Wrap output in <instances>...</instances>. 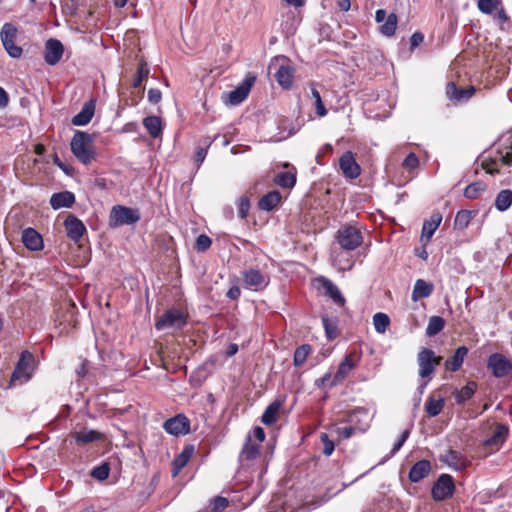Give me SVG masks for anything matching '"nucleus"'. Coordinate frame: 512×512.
Segmentation results:
<instances>
[{
    "instance_id": "obj_1",
    "label": "nucleus",
    "mask_w": 512,
    "mask_h": 512,
    "mask_svg": "<svg viewBox=\"0 0 512 512\" xmlns=\"http://www.w3.org/2000/svg\"><path fill=\"white\" fill-rule=\"evenodd\" d=\"M70 148L76 159L84 165H89L96 159L94 137L87 132L76 131L71 139Z\"/></svg>"
},
{
    "instance_id": "obj_2",
    "label": "nucleus",
    "mask_w": 512,
    "mask_h": 512,
    "mask_svg": "<svg viewBox=\"0 0 512 512\" xmlns=\"http://www.w3.org/2000/svg\"><path fill=\"white\" fill-rule=\"evenodd\" d=\"M140 220L138 209L116 205L110 213V226L119 227L123 225H132Z\"/></svg>"
},
{
    "instance_id": "obj_3",
    "label": "nucleus",
    "mask_w": 512,
    "mask_h": 512,
    "mask_svg": "<svg viewBox=\"0 0 512 512\" xmlns=\"http://www.w3.org/2000/svg\"><path fill=\"white\" fill-rule=\"evenodd\" d=\"M33 355L23 351L11 376L12 384H24L30 380L33 372Z\"/></svg>"
},
{
    "instance_id": "obj_4",
    "label": "nucleus",
    "mask_w": 512,
    "mask_h": 512,
    "mask_svg": "<svg viewBox=\"0 0 512 512\" xmlns=\"http://www.w3.org/2000/svg\"><path fill=\"white\" fill-rule=\"evenodd\" d=\"M441 360L442 357L436 356L433 350L422 348L417 355L419 376L421 378L431 379L435 368L441 363Z\"/></svg>"
},
{
    "instance_id": "obj_5",
    "label": "nucleus",
    "mask_w": 512,
    "mask_h": 512,
    "mask_svg": "<svg viewBox=\"0 0 512 512\" xmlns=\"http://www.w3.org/2000/svg\"><path fill=\"white\" fill-rule=\"evenodd\" d=\"M336 239L341 248L348 251L355 250L363 242L360 230L353 226H345L339 229Z\"/></svg>"
},
{
    "instance_id": "obj_6",
    "label": "nucleus",
    "mask_w": 512,
    "mask_h": 512,
    "mask_svg": "<svg viewBox=\"0 0 512 512\" xmlns=\"http://www.w3.org/2000/svg\"><path fill=\"white\" fill-rule=\"evenodd\" d=\"M499 164L512 165V135L507 139L505 146L498 151V156L491 159L490 162L484 163L483 167L487 173L495 175L500 173Z\"/></svg>"
},
{
    "instance_id": "obj_7",
    "label": "nucleus",
    "mask_w": 512,
    "mask_h": 512,
    "mask_svg": "<svg viewBox=\"0 0 512 512\" xmlns=\"http://www.w3.org/2000/svg\"><path fill=\"white\" fill-rule=\"evenodd\" d=\"M187 323V316L179 309L172 308L167 310L155 323V328L159 331L166 328L181 329Z\"/></svg>"
},
{
    "instance_id": "obj_8",
    "label": "nucleus",
    "mask_w": 512,
    "mask_h": 512,
    "mask_svg": "<svg viewBox=\"0 0 512 512\" xmlns=\"http://www.w3.org/2000/svg\"><path fill=\"white\" fill-rule=\"evenodd\" d=\"M454 491L453 477L449 474H441L432 486L431 495L435 501H443L452 497Z\"/></svg>"
},
{
    "instance_id": "obj_9",
    "label": "nucleus",
    "mask_w": 512,
    "mask_h": 512,
    "mask_svg": "<svg viewBox=\"0 0 512 512\" xmlns=\"http://www.w3.org/2000/svg\"><path fill=\"white\" fill-rule=\"evenodd\" d=\"M487 367L496 378L505 377L512 372L511 360L501 353L491 354L487 361Z\"/></svg>"
},
{
    "instance_id": "obj_10",
    "label": "nucleus",
    "mask_w": 512,
    "mask_h": 512,
    "mask_svg": "<svg viewBox=\"0 0 512 512\" xmlns=\"http://www.w3.org/2000/svg\"><path fill=\"white\" fill-rule=\"evenodd\" d=\"M256 80L254 75H247L243 82L227 95V102L236 106L242 103L249 95V92Z\"/></svg>"
},
{
    "instance_id": "obj_11",
    "label": "nucleus",
    "mask_w": 512,
    "mask_h": 512,
    "mask_svg": "<svg viewBox=\"0 0 512 512\" xmlns=\"http://www.w3.org/2000/svg\"><path fill=\"white\" fill-rule=\"evenodd\" d=\"M163 429L170 435H186L190 431V420L184 414H178L163 423Z\"/></svg>"
},
{
    "instance_id": "obj_12",
    "label": "nucleus",
    "mask_w": 512,
    "mask_h": 512,
    "mask_svg": "<svg viewBox=\"0 0 512 512\" xmlns=\"http://www.w3.org/2000/svg\"><path fill=\"white\" fill-rule=\"evenodd\" d=\"M445 92L451 102L460 104L467 102L474 95L475 88L474 86L458 87L454 82H449L446 85Z\"/></svg>"
},
{
    "instance_id": "obj_13",
    "label": "nucleus",
    "mask_w": 512,
    "mask_h": 512,
    "mask_svg": "<svg viewBox=\"0 0 512 512\" xmlns=\"http://www.w3.org/2000/svg\"><path fill=\"white\" fill-rule=\"evenodd\" d=\"M339 167L347 179H356L361 174V167L351 151H346L339 159Z\"/></svg>"
},
{
    "instance_id": "obj_14",
    "label": "nucleus",
    "mask_w": 512,
    "mask_h": 512,
    "mask_svg": "<svg viewBox=\"0 0 512 512\" xmlns=\"http://www.w3.org/2000/svg\"><path fill=\"white\" fill-rule=\"evenodd\" d=\"M318 287L324 291V294L328 296L336 305L343 307L346 303L344 296L336 284L330 279L320 276L316 279Z\"/></svg>"
},
{
    "instance_id": "obj_15",
    "label": "nucleus",
    "mask_w": 512,
    "mask_h": 512,
    "mask_svg": "<svg viewBox=\"0 0 512 512\" xmlns=\"http://www.w3.org/2000/svg\"><path fill=\"white\" fill-rule=\"evenodd\" d=\"M64 46L58 39H49L45 43L44 60L48 65L54 66L61 60Z\"/></svg>"
},
{
    "instance_id": "obj_16",
    "label": "nucleus",
    "mask_w": 512,
    "mask_h": 512,
    "mask_svg": "<svg viewBox=\"0 0 512 512\" xmlns=\"http://www.w3.org/2000/svg\"><path fill=\"white\" fill-rule=\"evenodd\" d=\"M439 460L456 471L464 470L469 464V461L461 452L453 449H449L440 455Z\"/></svg>"
},
{
    "instance_id": "obj_17",
    "label": "nucleus",
    "mask_w": 512,
    "mask_h": 512,
    "mask_svg": "<svg viewBox=\"0 0 512 512\" xmlns=\"http://www.w3.org/2000/svg\"><path fill=\"white\" fill-rule=\"evenodd\" d=\"M244 283L255 290H262L269 284V276L258 269H248L242 273Z\"/></svg>"
},
{
    "instance_id": "obj_18",
    "label": "nucleus",
    "mask_w": 512,
    "mask_h": 512,
    "mask_svg": "<svg viewBox=\"0 0 512 512\" xmlns=\"http://www.w3.org/2000/svg\"><path fill=\"white\" fill-rule=\"evenodd\" d=\"M64 226L67 236L74 242H78L86 232L83 222L72 214L66 217Z\"/></svg>"
},
{
    "instance_id": "obj_19",
    "label": "nucleus",
    "mask_w": 512,
    "mask_h": 512,
    "mask_svg": "<svg viewBox=\"0 0 512 512\" xmlns=\"http://www.w3.org/2000/svg\"><path fill=\"white\" fill-rule=\"evenodd\" d=\"M275 78L282 88H291L294 78V68L287 63L286 58H283L282 63L278 66Z\"/></svg>"
},
{
    "instance_id": "obj_20",
    "label": "nucleus",
    "mask_w": 512,
    "mask_h": 512,
    "mask_svg": "<svg viewBox=\"0 0 512 512\" xmlns=\"http://www.w3.org/2000/svg\"><path fill=\"white\" fill-rule=\"evenodd\" d=\"M442 221V214L440 212H433L428 220L423 223L421 241L426 245L430 242L433 234L439 227Z\"/></svg>"
},
{
    "instance_id": "obj_21",
    "label": "nucleus",
    "mask_w": 512,
    "mask_h": 512,
    "mask_svg": "<svg viewBox=\"0 0 512 512\" xmlns=\"http://www.w3.org/2000/svg\"><path fill=\"white\" fill-rule=\"evenodd\" d=\"M22 242L31 251H39L43 248L42 236L33 228H26L22 232Z\"/></svg>"
},
{
    "instance_id": "obj_22",
    "label": "nucleus",
    "mask_w": 512,
    "mask_h": 512,
    "mask_svg": "<svg viewBox=\"0 0 512 512\" xmlns=\"http://www.w3.org/2000/svg\"><path fill=\"white\" fill-rule=\"evenodd\" d=\"M356 366L355 362L352 359V355L346 356L343 361L339 364L337 372L332 378L331 383L329 384L331 387L338 385L341 383L348 374L354 369Z\"/></svg>"
},
{
    "instance_id": "obj_23",
    "label": "nucleus",
    "mask_w": 512,
    "mask_h": 512,
    "mask_svg": "<svg viewBox=\"0 0 512 512\" xmlns=\"http://www.w3.org/2000/svg\"><path fill=\"white\" fill-rule=\"evenodd\" d=\"M95 113V102L90 100L86 102L81 111L77 113L71 120V123L75 126H85L93 118Z\"/></svg>"
},
{
    "instance_id": "obj_24",
    "label": "nucleus",
    "mask_w": 512,
    "mask_h": 512,
    "mask_svg": "<svg viewBox=\"0 0 512 512\" xmlns=\"http://www.w3.org/2000/svg\"><path fill=\"white\" fill-rule=\"evenodd\" d=\"M509 429L504 424H498L491 436L483 442L484 446L499 448L506 441Z\"/></svg>"
},
{
    "instance_id": "obj_25",
    "label": "nucleus",
    "mask_w": 512,
    "mask_h": 512,
    "mask_svg": "<svg viewBox=\"0 0 512 512\" xmlns=\"http://www.w3.org/2000/svg\"><path fill=\"white\" fill-rule=\"evenodd\" d=\"M75 203V196L70 191L54 193L50 198V205L53 209L70 208Z\"/></svg>"
},
{
    "instance_id": "obj_26",
    "label": "nucleus",
    "mask_w": 512,
    "mask_h": 512,
    "mask_svg": "<svg viewBox=\"0 0 512 512\" xmlns=\"http://www.w3.org/2000/svg\"><path fill=\"white\" fill-rule=\"evenodd\" d=\"M431 471V464L428 460H419L417 461L409 471V480L413 483H417L426 476Z\"/></svg>"
},
{
    "instance_id": "obj_27",
    "label": "nucleus",
    "mask_w": 512,
    "mask_h": 512,
    "mask_svg": "<svg viewBox=\"0 0 512 512\" xmlns=\"http://www.w3.org/2000/svg\"><path fill=\"white\" fill-rule=\"evenodd\" d=\"M284 167H290V164L285 163ZM274 183L282 188H293L296 184V169L291 166V170L287 172H281L274 178Z\"/></svg>"
},
{
    "instance_id": "obj_28",
    "label": "nucleus",
    "mask_w": 512,
    "mask_h": 512,
    "mask_svg": "<svg viewBox=\"0 0 512 512\" xmlns=\"http://www.w3.org/2000/svg\"><path fill=\"white\" fill-rule=\"evenodd\" d=\"M468 351L469 350L466 346L458 347L456 349L454 355L451 358L446 360V362H445L446 370H449L451 372L458 371L461 368V366L464 362V359L468 354Z\"/></svg>"
},
{
    "instance_id": "obj_29",
    "label": "nucleus",
    "mask_w": 512,
    "mask_h": 512,
    "mask_svg": "<svg viewBox=\"0 0 512 512\" xmlns=\"http://www.w3.org/2000/svg\"><path fill=\"white\" fill-rule=\"evenodd\" d=\"M282 196L280 192L274 190L264 195L258 202L259 209L263 211L273 210L280 202Z\"/></svg>"
},
{
    "instance_id": "obj_30",
    "label": "nucleus",
    "mask_w": 512,
    "mask_h": 512,
    "mask_svg": "<svg viewBox=\"0 0 512 512\" xmlns=\"http://www.w3.org/2000/svg\"><path fill=\"white\" fill-rule=\"evenodd\" d=\"M194 453L192 445L184 447L182 452L173 461V476H176L182 470Z\"/></svg>"
},
{
    "instance_id": "obj_31",
    "label": "nucleus",
    "mask_w": 512,
    "mask_h": 512,
    "mask_svg": "<svg viewBox=\"0 0 512 512\" xmlns=\"http://www.w3.org/2000/svg\"><path fill=\"white\" fill-rule=\"evenodd\" d=\"M433 292V285L423 279L416 280L412 291V300L418 301L422 298L429 297Z\"/></svg>"
},
{
    "instance_id": "obj_32",
    "label": "nucleus",
    "mask_w": 512,
    "mask_h": 512,
    "mask_svg": "<svg viewBox=\"0 0 512 512\" xmlns=\"http://www.w3.org/2000/svg\"><path fill=\"white\" fill-rule=\"evenodd\" d=\"M282 403L278 400L273 401L267 406L264 413L262 414L261 421L264 425L271 426L277 421V417L280 411Z\"/></svg>"
},
{
    "instance_id": "obj_33",
    "label": "nucleus",
    "mask_w": 512,
    "mask_h": 512,
    "mask_svg": "<svg viewBox=\"0 0 512 512\" xmlns=\"http://www.w3.org/2000/svg\"><path fill=\"white\" fill-rule=\"evenodd\" d=\"M143 126L153 138H158L162 134V121L158 116H148L143 119Z\"/></svg>"
},
{
    "instance_id": "obj_34",
    "label": "nucleus",
    "mask_w": 512,
    "mask_h": 512,
    "mask_svg": "<svg viewBox=\"0 0 512 512\" xmlns=\"http://www.w3.org/2000/svg\"><path fill=\"white\" fill-rule=\"evenodd\" d=\"M476 390H477L476 382L469 381L460 390H456L454 392L456 403L459 405H463L467 400L472 398V396L475 394Z\"/></svg>"
},
{
    "instance_id": "obj_35",
    "label": "nucleus",
    "mask_w": 512,
    "mask_h": 512,
    "mask_svg": "<svg viewBox=\"0 0 512 512\" xmlns=\"http://www.w3.org/2000/svg\"><path fill=\"white\" fill-rule=\"evenodd\" d=\"M75 441L84 445L101 439V433L96 430L82 429L74 433Z\"/></svg>"
},
{
    "instance_id": "obj_36",
    "label": "nucleus",
    "mask_w": 512,
    "mask_h": 512,
    "mask_svg": "<svg viewBox=\"0 0 512 512\" xmlns=\"http://www.w3.org/2000/svg\"><path fill=\"white\" fill-rule=\"evenodd\" d=\"M494 205L498 211H506L512 205V190H501L495 198Z\"/></svg>"
},
{
    "instance_id": "obj_37",
    "label": "nucleus",
    "mask_w": 512,
    "mask_h": 512,
    "mask_svg": "<svg viewBox=\"0 0 512 512\" xmlns=\"http://www.w3.org/2000/svg\"><path fill=\"white\" fill-rule=\"evenodd\" d=\"M213 141L214 140L208 136L203 137L200 140V145L197 147L195 154H194V161H195L197 167H199L205 160L208 149L211 146V144L213 143Z\"/></svg>"
},
{
    "instance_id": "obj_38",
    "label": "nucleus",
    "mask_w": 512,
    "mask_h": 512,
    "mask_svg": "<svg viewBox=\"0 0 512 512\" xmlns=\"http://www.w3.org/2000/svg\"><path fill=\"white\" fill-rule=\"evenodd\" d=\"M445 405L444 398L440 397L438 399H435L434 397L430 396L425 404V410L427 414L430 417H435L441 413Z\"/></svg>"
},
{
    "instance_id": "obj_39",
    "label": "nucleus",
    "mask_w": 512,
    "mask_h": 512,
    "mask_svg": "<svg viewBox=\"0 0 512 512\" xmlns=\"http://www.w3.org/2000/svg\"><path fill=\"white\" fill-rule=\"evenodd\" d=\"M259 455V447L258 445L252 443L251 436L248 435L246 438V442L242 448L240 457L246 460H254Z\"/></svg>"
},
{
    "instance_id": "obj_40",
    "label": "nucleus",
    "mask_w": 512,
    "mask_h": 512,
    "mask_svg": "<svg viewBox=\"0 0 512 512\" xmlns=\"http://www.w3.org/2000/svg\"><path fill=\"white\" fill-rule=\"evenodd\" d=\"M445 327V320L440 316H432L429 319L426 335L429 337L435 336L440 333Z\"/></svg>"
},
{
    "instance_id": "obj_41",
    "label": "nucleus",
    "mask_w": 512,
    "mask_h": 512,
    "mask_svg": "<svg viewBox=\"0 0 512 512\" xmlns=\"http://www.w3.org/2000/svg\"><path fill=\"white\" fill-rule=\"evenodd\" d=\"M311 351L312 347L309 344H303L296 348L293 356V365L295 367H301L305 363Z\"/></svg>"
},
{
    "instance_id": "obj_42",
    "label": "nucleus",
    "mask_w": 512,
    "mask_h": 512,
    "mask_svg": "<svg viewBox=\"0 0 512 512\" xmlns=\"http://www.w3.org/2000/svg\"><path fill=\"white\" fill-rule=\"evenodd\" d=\"M397 22V15L395 13L389 14L387 19L380 26V32L387 37L393 36L397 28Z\"/></svg>"
},
{
    "instance_id": "obj_43",
    "label": "nucleus",
    "mask_w": 512,
    "mask_h": 512,
    "mask_svg": "<svg viewBox=\"0 0 512 512\" xmlns=\"http://www.w3.org/2000/svg\"><path fill=\"white\" fill-rule=\"evenodd\" d=\"M337 322L338 321L336 318H329L328 316L322 317V324H323L326 336L329 340L335 339L339 334Z\"/></svg>"
},
{
    "instance_id": "obj_44",
    "label": "nucleus",
    "mask_w": 512,
    "mask_h": 512,
    "mask_svg": "<svg viewBox=\"0 0 512 512\" xmlns=\"http://www.w3.org/2000/svg\"><path fill=\"white\" fill-rule=\"evenodd\" d=\"M150 73V69L145 61H141L138 65L136 75L132 82V87L137 89L142 85L143 80L147 79Z\"/></svg>"
},
{
    "instance_id": "obj_45",
    "label": "nucleus",
    "mask_w": 512,
    "mask_h": 512,
    "mask_svg": "<svg viewBox=\"0 0 512 512\" xmlns=\"http://www.w3.org/2000/svg\"><path fill=\"white\" fill-rule=\"evenodd\" d=\"M485 189L486 185L483 182H474L465 188L464 196L468 199H476Z\"/></svg>"
},
{
    "instance_id": "obj_46",
    "label": "nucleus",
    "mask_w": 512,
    "mask_h": 512,
    "mask_svg": "<svg viewBox=\"0 0 512 512\" xmlns=\"http://www.w3.org/2000/svg\"><path fill=\"white\" fill-rule=\"evenodd\" d=\"M390 324L389 316L378 312L373 316V325L378 333H384Z\"/></svg>"
},
{
    "instance_id": "obj_47",
    "label": "nucleus",
    "mask_w": 512,
    "mask_h": 512,
    "mask_svg": "<svg viewBox=\"0 0 512 512\" xmlns=\"http://www.w3.org/2000/svg\"><path fill=\"white\" fill-rule=\"evenodd\" d=\"M473 218V213L468 210H460L457 212L454 224L459 229H465Z\"/></svg>"
},
{
    "instance_id": "obj_48",
    "label": "nucleus",
    "mask_w": 512,
    "mask_h": 512,
    "mask_svg": "<svg viewBox=\"0 0 512 512\" xmlns=\"http://www.w3.org/2000/svg\"><path fill=\"white\" fill-rule=\"evenodd\" d=\"M311 97L314 99V106H315L316 114L318 115V117L326 116L328 111L324 106V103L322 101L319 91L314 86L311 87Z\"/></svg>"
},
{
    "instance_id": "obj_49",
    "label": "nucleus",
    "mask_w": 512,
    "mask_h": 512,
    "mask_svg": "<svg viewBox=\"0 0 512 512\" xmlns=\"http://www.w3.org/2000/svg\"><path fill=\"white\" fill-rule=\"evenodd\" d=\"M17 28L11 23H5L0 31L1 42L16 40Z\"/></svg>"
},
{
    "instance_id": "obj_50",
    "label": "nucleus",
    "mask_w": 512,
    "mask_h": 512,
    "mask_svg": "<svg viewBox=\"0 0 512 512\" xmlns=\"http://www.w3.org/2000/svg\"><path fill=\"white\" fill-rule=\"evenodd\" d=\"M500 5V0H478V9L488 15L496 11Z\"/></svg>"
},
{
    "instance_id": "obj_51",
    "label": "nucleus",
    "mask_w": 512,
    "mask_h": 512,
    "mask_svg": "<svg viewBox=\"0 0 512 512\" xmlns=\"http://www.w3.org/2000/svg\"><path fill=\"white\" fill-rule=\"evenodd\" d=\"M228 505L229 501L227 498L217 496L211 501L210 506L207 508L211 512H222L225 508L228 507Z\"/></svg>"
},
{
    "instance_id": "obj_52",
    "label": "nucleus",
    "mask_w": 512,
    "mask_h": 512,
    "mask_svg": "<svg viewBox=\"0 0 512 512\" xmlns=\"http://www.w3.org/2000/svg\"><path fill=\"white\" fill-rule=\"evenodd\" d=\"M109 472V465L107 463H103L102 465L97 466L92 470L91 476L97 480L103 481L109 477Z\"/></svg>"
},
{
    "instance_id": "obj_53",
    "label": "nucleus",
    "mask_w": 512,
    "mask_h": 512,
    "mask_svg": "<svg viewBox=\"0 0 512 512\" xmlns=\"http://www.w3.org/2000/svg\"><path fill=\"white\" fill-rule=\"evenodd\" d=\"M3 47L5 48L6 52L11 56L12 58H19L21 57L23 50L20 46H17L15 44V40L11 41H5L2 42Z\"/></svg>"
},
{
    "instance_id": "obj_54",
    "label": "nucleus",
    "mask_w": 512,
    "mask_h": 512,
    "mask_svg": "<svg viewBox=\"0 0 512 512\" xmlns=\"http://www.w3.org/2000/svg\"><path fill=\"white\" fill-rule=\"evenodd\" d=\"M212 244V240L205 234H201L197 237L195 243V249L198 252H204L210 248Z\"/></svg>"
},
{
    "instance_id": "obj_55",
    "label": "nucleus",
    "mask_w": 512,
    "mask_h": 512,
    "mask_svg": "<svg viewBox=\"0 0 512 512\" xmlns=\"http://www.w3.org/2000/svg\"><path fill=\"white\" fill-rule=\"evenodd\" d=\"M249 209H250V201H249L248 197L241 196L238 201V216L241 219H245L248 215Z\"/></svg>"
},
{
    "instance_id": "obj_56",
    "label": "nucleus",
    "mask_w": 512,
    "mask_h": 512,
    "mask_svg": "<svg viewBox=\"0 0 512 512\" xmlns=\"http://www.w3.org/2000/svg\"><path fill=\"white\" fill-rule=\"evenodd\" d=\"M320 440L323 444V454L326 456H330L335 449L334 442L329 439V436L327 433H321Z\"/></svg>"
},
{
    "instance_id": "obj_57",
    "label": "nucleus",
    "mask_w": 512,
    "mask_h": 512,
    "mask_svg": "<svg viewBox=\"0 0 512 512\" xmlns=\"http://www.w3.org/2000/svg\"><path fill=\"white\" fill-rule=\"evenodd\" d=\"M403 167L408 170H413L418 167L419 159L414 153H409L403 161Z\"/></svg>"
},
{
    "instance_id": "obj_58",
    "label": "nucleus",
    "mask_w": 512,
    "mask_h": 512,
    "mask_svg": "<svg viewBox=\"0 0 512 512\" xmlns=\"http://www.w3.org/2000/svg\"><path fill=\"white\" fill-rule=\"evenodd\" d=\"M409 435H410V431L408 429H406L402 432V434L400 435L397 442L393 445V448L391 450V455H394L401 449V447L404 445V443L408 439Z\"/></svg>"
},
{
    "instance_id": "obj_59",
    "label": "nucleus",
    "mask_w": 512,
    "mask_h": 512,
    "mask_svg": "<svg viewBox=\"0 0 512 512\" xmlns=\"http://www.w3.org/2000/svg\"><path fill=\"white\" fill-rule=\"evenodd\" d=\"M162 99V93L159 89L151 88L148 91V100L153 104H157Z\"/></svg>"
},
{
    "instance_id": "obj_60",
    "label": "nucleus",
    "mask_w": 512,
    "mask_h": 512,
    "mask_svg": "<svg viewBox=\"0 0 512 512\" xmlns=\"http://www.w3.org/2000/svg\"><path fill=\"white\" fill-rule=\"evenodd\" d=\"M424 40V35L421 32H414L410 38L411 49L418 47Z\"/></svg>"
},
{
    "instance_id": "obj_61",
    "label": "nucleus",
    "mask_w": 512,
    "mask_h": 512,
    "mask_svg": "<svg viewBox=\"0 0 512 512\" xmlns=\"http://www.w3.org/2000/svg\"><path fill=\"white\" fill-rule=\"evenodd\" d=\"M241 295V290L238 286H232L226 293V296L231 300H237Z\"/></svg>"
},
{
    "instance_id": "obj_62",
    "label": "nucleus",
    "mask_w": 512,
    "mask_h": 512,
    "mask_svg": "<svg viewBox=\"0 0 512 512\" xmlns=\"http://www.w3.org/2000/svg\"><path fill=\"white\" fill-rule=\"evenodd\" d=\"M354 431H355V428H353L351 426L338 429L339 435L343 439H349L350 437H352V435L354 434Z\"/></svg>"
},
{
    "instance_id": "obj_63",
    "label": "nucleus",
    "mask_w": 512,
    "mask_h": 512,
    "mask_svg": "<svg viewBox=\"0 0 512 512\" xmlns=\"http://www.w3.org/2000/svg\"><path fill=\"white\" fill-rule=\"evenodd\" d=\"M331 381V373H326L321 378L317 379L315 383L319 388H324L327 385V383H331Z\"/></svg>"
},
{
    "instance_id": "obj_64",
    "label": "nucleus",
    "mask_w": 512,
    "mask_h": 512,
    "mask_svg": "<svg viewBox=\"0 0 512 512\" xmlns=\"http://www.w3.org/2000/svg\"><path fill=\"white\" fill-rule=\"evenodd\" d=\"M9 103L8 93L0 86V108H5Z\"/></svg>"
}]
</instances>
